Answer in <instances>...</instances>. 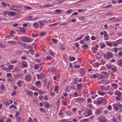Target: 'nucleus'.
<instances>
[{
  "instance_id": "f704fd0d",
  "label": "nucleus",
  "mask_w": 122,
  "mask_h": 122,
  "mask_svg": "<svg viewBox=\"0 0 122 122\" xmlns=\"http://www.w3.org/2000/svg\"><path fill=\"white\" fill-rule=\"evenodd\" d=\"M14 66L13 65H10L9 66L8 68V69L11 70L14 67Z\"/></svg>"
},
{
  "instance_id": "c85d7f7f",
  "label": "nucleus",
  "mask_w": 122,
  "mask_h": 122,
  "mask_svg": "<svg viewBox=\"0 0 122 122\" xmlns=\"http://www.w3.org/2000/svg\"><path fill=\"white\" fill-rule=\"evenodd\" d=\"M49 54L51 55L52 56L54 57L55 56V53L52 51L49 52Z\"/></svg>"
},
{
  "instance_id": "0e129e2a",
  "label": "nucleus",
  "mask_w": 122,
  "mask_h": 122,
  "mask_svg": "<svg viewBox=\"0 0 122 122\" xmlns=\"http://www.w3.org/2000/svg\"><path fill=\"white\" fill-rule=\"evenodd\" d=\"M72 120L74 122H77V120L76 118L73 119Z\"/></svg>"
},
{
  "instance_id": "c756f323",
  "label": "nucleus",
  "mask_w": 122,
  "mask_h": 122,
  "mask_svg": "<svg viewBox=\"0 0 122 122\" xmlns=\"http://www.w3.org/2000/svg\"><path fill=\"white\" fill-rule=\"evenodd\" d=\"M102 103H103L104 104H107V101L104 99L102 98Z\"/></svg>"
},
{
  "instance_id": "052dcab7",
  "label": "nucleus",
  "mask_w": 122,
  "mask_h": 122,
  "mask_svg": "<svg viewBox=\"0 0 122 122\" xmlns=\"http://www.w3.org/2000/svg\"><path fill=\"white\" fill-rule=\"evenodd\" d=\"M96 39V38L95 36H92L91 37V39L92 40H94Z\"/></svg>"
},
{
  "instance_id": "5701e85b",
  "label": "nucleus",
  "mask_w": 122,
  "mask_h": 122,
  "mask_svg": "<svg viewBox=\"0 0 122 122\" xmlns=\"http://www.w3.org/2000/svg\"><path fill=\"white\" fill-rule=\"evenodd\" d=\"M52 41H53L54 43H56L58 42V41L57 40L54 38H52L51 39Z\"/></svg>"
},
{
  "instance_id": "393cba45",
  "label": "nucleus",
  "mask_w": 122,
  "mask_h": 122,
  "mask_svg": "<svg viewBox=\"0 0 122 122\" xmlns=\"http://www.w3.org/2000/svg\"><path fill=\"white\" fill-rule=\"evenodd\" d=\"M85 71L84 69H82L81 71V73L82 76H83L84 75Z\"/></svg>"
},
{
  "instance_id": "ddd939ff",
  "label": "nucleus",
  "mask_w": 122,
  "mask_h": 122,
  "mask_svg": "<svg viewBox=\"0 0 122 122\" xmlns=\"http://www.w3.org/2000/svg\"><path fill=\"white\" fill-rule=\"evenodd\" d=\"M93 65L95 67H98L100 65V64L96 62L94 63Z\"/></svg>"
},
{
  "instance_id": "6e6d98bb",
  "label": "nucleus",
  "mask_w": 122,
  "mask_h": 122,
  "mask_svg": "<svg viewBox=\"0 0 122 122\" xmlns=\"http://www.w3.org/2000/svg\"><path fill=\"white\" fill-rule=\"evenodd\" d=\"M66 114L67 115H71V113L70 111H67L66 112Z\"/></svg>"
},
{
  "instance_id": "9b49d317",
  "label": "nucleus",
  "mask_w": 122,
  "mask_h": 122,
  "mask_svg": "<svg viewBox=\"0 0 122 122\" xmlns=\"http://www.w3.org/2000/svg\"><path fill=\"white\" fill-rule=\"evenodd\" d=\"M23 82V81L21 80L18 81L17 82V84L18 86L19 87H22V83Z\"/></svg>"
},
{
  "instance_id": "b1692460",
  "label": "nucleus",
  "mask_w": 122,
  "mask_h": 122,
  "mask_svg": "<svg viewBox=\"0 0 122 122\" xmlns=\"http://www.w3.org/2000/svg\"><path fill=\"white\" fill-rule=\"evenodd\" d=\"M27 93L29 95L31 96L33 94L32 92L30 91H27Z\"/></svg>"
},
{
  "instance_id": "c9c22d12",
  "label": "nucleus",
  "mask_w": 122,
  "mask_h": 122,
  "mask_svg": "<svg viewBox=\"0 0 122 122\" xmlns=\"http://www.w3.org/2000/svg\"><path fill=\"white\" fill-rule=\"evenodd\" d=\"M13 107L14 108V109H16V107L15 106L13 105H12L10 106L9 107V108L10 109Z\"/></svg>"
},
{
  "instance_id": "3c124183",
  "label": "nucleus",
  "mask_w": 122,
  "mask_h": 122,
  "mask_svg": "<svg viewBox=\"0 0 122 122\" xmlns=\"http://www.w3.org/2000/svg\"><path fill=\"white\" fill-rule=\"evenodd\" d=\"M12 75L10 73H8L7 74L6 76L8 77H10Z\"/></svg>"
},
{
  "instance_id": "e2e57ef3",
  "label": "nucleus",
  "mask_w": 122,
  "mask_h": 122,
  "mask_svg": "<svg viewBox=\"0 0 122 122\" xmlns=\"http://www.w3.org/2000/svg\"><path fill=\"white\" fill-rule=\"evenodd\" d=\"M2 69L4 71H8V68H7L5 67L2 68Z\"/></svg>"
},
{
  "instance_id": "49530a36",
  "label": "nucleus",
  "mask_w": 122,
  "mask_h": 122,
  "mask_svg": "<svg viewBox=\"0 0 122 122\" xmlns=\"http://www.w3.org/2000/svg\"><path fill=\"white\" fill-rule=\"evenodd\" d=\"M2 5L3 7H6L7 5H8L9 4L7 3H5L3 2H2Z\"/></svg>"
},
{
  "instance_id": "7ed1b4c3",
  "label": "nucleus",
  "mask_w": 122,
  "mask_h": 122,
  "mask_svg": "<svg viewBox=\"0 0 122 122\" xmlns=\"http://www.w3.org/2000/svg\"><path fill=\"white\" fill-rule=\"evenodd\" d=\"M33 17L32 16H29L26 18V20H30L31 21H33L34 20H36L38 19V18H36L32 19Z\"/></svg>"
},
{
  "instance_id": "dca6fc26",
  "label": "nucleus",
  "mask_w": 122,
  "mask_h": 122,
  "mask_svg": "<svg viewBox=\"0 0 122 122\" xmlns=\"http://www.w3.org/2000/svg\"><path fill=\"white\" fill-rule=\"evenodd\" d=\"M101 112V111L99 109H97L96 110L95 114H99Z\"/></svg>"
},
{
  "instance_id": "2eb2a0df",
  "label": "nucleus",
  "mask_w": 122,
  "mask_h": 122,
  "mask_svg": "<svg viewBox=\"0 0 122 122\" xmlns=\"http://www.w3.org/2000/svg\"><path fill=\"white\" fill-rule=\"evenodd\" d=\"M5 87L3 84H2L0 86V90H5Z\"/></svg>"
},
{
  "instance_id": "4c0bfd02",
  "label": "nucleus",
  "mask_w": 122,
  "mask_h": 122,
  "mask_svg": "<svg viewBox=\"0 0 122 122\" xmlns=\"http://www.w3.org/2000/svg\"><path fill=\"white\" fill-rule=\"evenodd\" d=\"M72 11L71 10H67L66 11V13L67 14H70Z\"/></svg>"
},
{
  "instance_id": "cd10ccee",
  "label": "nucleus",
  "mask_w": 122,
  "mask_h": 122,
  "mask_svg": "<svg viewBox=\"0 0 122 122\" xmlns=\"http://www.w3.org/2000/svg\"><path fill=\"white\" fill-rule=\"evenodd\" d=\"M106 66L107 68L109 69H111L112 67V66L111 65H107Z\"/></svg>"
},
{
  "instance_id": "c03bdc74",
  "label": "nucleus",
  "mask_w": 122,
  "mask_h": 122,
  "mask_svg": "<svg viewBox=\"0 0 122 122\" xmlns=\"http://www.w3.org/2000/svg\"><path fill=\"white\" fill-rule=\"evenodd\" d=\"M52 58V57H51V56H48L46 57V59L47 60H50Z\"/></svg>"
},
{
  "instance_id": "a878e982",
  "label": "nucleus",
  "mask_w": 122,
  "mask_h": 122,
  "mask_svg": "<svg viewBox=\"0 0 122 122\" xmlns=\"http://www.w3.org/2000/svg\"><path fill=\"white\" fill-rule=\"evenodd\" d=\"M76 58L74 57H70L69 58V60L71 61H72L76 59Z\"/></svg>"
},
{
  "instance_id": "603ef678",
  "label": "nucleus",
  "mask_w": 122,
  "mask_h": 122,
  "mask_svg": "<svg viewBox=\"0 0 122 122\" xmlns=\"http://www.w3.org/2000/svg\"><path fill=\"white\" fill-rule=\"evenodd\" d=\"M113 121L114 122H119L117 121V119L116 118H115L114 117H113Z\"/></svg>"
},
{
  "instance_id": "69168bd1",
  "label": "nucleus",
  "mask_w": 122,
  "mask_h": 122,
  "mask_svg": "<svg viewBox=\"0 0 122 122\" xmlns=\"http://www.w3.org/2000/svg\"><path fill=\"white\" fill-rule=\"evenodd\" d=\"M87 102H91L92 100L90 98H88L87 99Z\"/></svg>"
},
{
  "instance_id": "2f4dec72",
  "label": "nucleus",
  "mask_w": 122,
  "mask_h": 122,
  "mask_svg": "<svg viewBox=\"0 0 122 122\" xmlns=\"http://www.w3.org/2000/svg\"><path fill=\"white\" fill-rule=\"evenodd\" d=\"M82 47L83 48L85 49H86L87 48V45L85 44H84L83 46H82Z\"/></svg>"
},
{
  "instance_id": "bf43d9fd",
  "label": "nucleus",
  "mask_w": 122,
  "mask_h": 122,
  "mask_svg": "<svg viewBox=\"0 0 122 122\" xmlns=\"http://www.w3.org/2000/svg\"><path fill=\"white\" fill-rule=\"evenodd\" d=\"M20 114V113L18 111L15 114V117H16Z\"/></svg>"
},
{
  "instance_id": "7c9ffc66",
  "label": "nucleus",
  "mask_w": 122,
  "mask_h": 122,
  "mask_svg": "<svg viewBox=\"0 0 122 122\" xmlns=\"http://www.w3.org/2000/svg\"><path fill=\"white\" fill-rule=\"evenodd\" d=\"M81 98H80L75 99L74 100V101H77L78 102H80L81 101Z\"/></svg>"
},
{
  "instance_id": "a18cd8bd",
  "label": "nucleus",
  "mask_w": 122,
  "mask_h": 122,
  "mask_svg": "<svg viewBox=\"0 0 122 122\" xmlns=\"http://www.w3.org/2000/svg\"><path fill=\"white\" fill-rule=\"evenodd\" d=\"M17 62V60H15L13 61H11L10 62V63L11 64H13L14 63H16Z\"/></svg>"
},
{
  "instance_id": "1a4fd4ad",
  "label": "nucleus",
  "mask_w": 122,
  "mask_h": 122,
  "mask_svg": "<svg viewBox=\"0 0 122 122\" xmlns=\"http://www.w3.org/2000/svg\"><path fill=\"white\" fill-rule=\"evenodd\" d=\"M41 83L40 81H38L36 82L35 85L38 88H40L41 87Z\"/></svg>"
},
{
  "instance_id": "412c9836",
  "label": "nucleus",
  "mask_w": 122,
  "mask_h": 122,
  "mask_svg": "<svg viewBox=\"0 0 122 122\" xmlns=\"http://www.w3.org/2000/svg\"><path fill=\"white\" fill-rule=\"evenodd\" d=\"M92 49L93 52L94 53H96L97 51V48L92 47Z\"/></svg>"
},
{
  "instance_id": "e433bc0d",
  "label": "nucleus",
  "mask_w": 122,
  "mask_h": 122,
  "mask_svg": "<svg viewBox=\"0 0 122 122\" xmlns=\"http://www.w3.org/2000/svg\"><path fill=\"white\" fill-rule=\"evenodd\" d=\"M31 89L33 91H36L37 90V88L34 86H33L31 87Z\"/></svg>"
},
{
  "instance_id": "6e6552de",
  "label": "nucleus",
  "mask_w": 122,
  "mask_h": 122,
  "mask_svg": "<svg viewBox=\"0 0 122 122\" xmlns=\"http://www.w3.org/2000/svg\"><path fill=\"white\" fill-rule=\"evenodd\" d=\"M114 108L116 111H118V107H119V105L118 104H114L113 105Z\"/></svg>"
},
{
  "instance_id": "338daca9",
  "label": "nucleus",
  "mask_w": 122,
  "mask_h": 122,
  "mask_svg": "<svg viewBox=\"0 0 122 122\" xmlns=\"http://www.w3.org/2000/svg\"><path fill=\"white\" fill-rule=\"evenodd\" d=\"M66 24V23L65 22H64L60 24L61 26L65 25Z\"/></svg>"
},
{
  "instance_id": "a19ab883",
  "label": "nucleus",
  "mask_w": 122,
  "mask_h": 122,
  "mask_svg": "<svg viewBox=\"0 0 122 122\" xmlns=\"http://www.w3.org/2000/svg\"><path fill=\"white\" fill-rule=\"evenodd\" d=\"M96 93V91H94L93 92H91L90 93V94L92 95L93 96L95 95Z\"/></svg>"
},
{
  "instance_id": "09e8293b",
  "label": "nucleus",
  "mask_w": 122,
  "mask_h": 122,
  "mask_svg": "<svg viewBox=\"0 0 122 122\" xmlns=\"http://www.w3.org/2000/svg\"><path fill=\"white\" fill-rule=\"evenodd\" d=\"M22 66L23 67H26L28 66V65L27 64H25L24 63H23L22 64Z\"/></svg>"
},
{
  "instance_id": "ea45409f",
  "label": "nucleus",
  "mask_w": 122,
  "mask_h": 122,
  "mask_svg": "<svg viewBox=\"0 0 122 122\" xmlns=\"http://www.w3.org/2000/svg\"><path fill=\"white\" fill-rule=\"evenodd\" d=\"M86 40V41H88L90 40V37L89 36H87L85 37Z\"/></svg>"
},
{
  "instance_id": "f3484780",
  "label": "nucleus",
  "mask_w": 122,
  "mask_h": 122,
  "mask_svg": "<svg viewBox=\"0 0 122 122\" xmlns=\"http://www.w3.org/2000/svg\"><path fill=\"white\" fill-rule=\"evenodd\" d=\"M39 25V24L37 23H35L33 24V26L35 28H37Z\"/></svg>"
},
{
  "instance_id": "bb28decb",
  "label": "nucleus",
  "mask_w": 122,
  "mask_h": 122,
  "mask_svg": "<svg viewBox=\"0 0 122 122\" xmlns=\"http://www.w3.org/2000/svg\"><path fill=\"white\" fill-rule=\"evenodd\" d=\"M92 112L90 110H88L87 112V115L88 116H90L92 114Z\"/></svg>"
},
{
  "instance_id": "864d4df0",
  "label": "nucleus",
  "mask_w": 122,
  "mask_h": 122,
  "mask_svg": "<svg viewBox=\"0 0 122 122\" xmlns=\"http://www.w3.org/2000/svg\"><path fill=\"white\" fill-rule=\"evenodd\" d=\"M107 108L110 111H111L112 110V107L111 106H109Z\"/></svg>"
},
{
  "instance_id": "f257e3e1",
  "label": "nucleus",
  "mask_w": 122,
  "mask_h": 122,
  "mask_svg": "<svg viewBox=\"0 0 122 122\" xmlns=\"http://www.w3.org/2000/svg\"><path fill=\"white\" fill-rule=\"evenodd\" d=\"M113 56L111 53L109 52L107 53V54L104 55L103 57L106 59L108 60L110 58H112Z\"/></svg>"
},
{
  "instance_id": "f8f14e48",
  "label": "nucleus",
  "mask_w": 122,
  "mask_h": 122,
  "mask_svg": "<svg viewBox=\"0 0 122 122\" xmlns=\"http://www.w3.org/2000/svg\"><path fill=\"white\" fill-rule=\"evenodd\" d=\"M105 75H103L98 74L97 77L98 79H101L105 78Z\"/></svg>"
},
{
  "instance_id": "6ab92c4d",
  "label": "nucleus",
  "mask_w": 122,
  "mask_h": 122,
  "mask_svg": "<svg viewBox=\"0 0 122 122\" xmlns=\"http://www.w3.org/2000/svg\"><path fill=\"white\" fill-rule=\"evenodd\" d=\"M8 42L11 45L15 44L16 43V42L14 41H9Z\"/></svg>"
},
{
  "instance_id": "8fccbe9b",
  "label": "nucleus",
  "mask_w": 122,
  "mask_h": 122,
  "mask_svg": "<svg viewBox=\"0 0 122 122\" xmlns=\"http://www.w3.org/2000/svg\"><path fill=\"white\" fill-rule=\"evenodd\" d=\"M62 103L65 106H66L67 104L66 102L64 100H63L62 101Z\"/></svg>"
},
{
  "instance_id": "f03ea898",
  "label": "nucleus",
  "mask_w": 122,
  "mask_h": 122,
  "mask_svg": "<svg viewBox=\"0 0 122 122\" xmlns=\"http://www.w3.org/2000/svg\"><path fill=\"white\" fill-rule=\"evenodd\" d=\"M97 119L100 122H107V119L102 116H99L97 118Z\"/></svg>"
},
{
  "instance_id": "20e7f679",
  "label": "nucleus",
  "mask_w": 122,
  "mask_h": 122,
  "mask_svg": "<svg viewBox=\"0 0 122 122\" xmlns=\"http://www.w3.org/2000/svg\"><path fill=\"white\" fill-rule=\"evenodd\" d=\"M25 80L27 82H29L31 81L32 78L30 75H27L25 76Z\"/></svg>"
},
{
  "instance_id": "a211bd4d",
  "label": "nucleus",
  "mask_w": 122,
  "mask_h": 122,
  "mask_svg": "<svg viewBox=\"0 0 122 122\" xmlns=\"http://www.w3.org/2000/svg\"><path fill=\"white\" fill-rule=\"evenodd\" d=\"M121 93L120 91H117L115 95L119 96H121Z\"/></svg>"
},
{
  "instance_id": "423d86ee",
  "label": "nucleus",
  "mask_w": 122,
  "mask_h": 122,
  "mask_svg": "<svg viewBox=\"0 0 122 122\" xmlns=\"http://www.w3.org/2000/svg\"><path fill=\"white\" fill-rule=\"evenodd\" d=\"M21 38L22 40L23 41L27 42H30V40L29 38L23 37H22Z\"/></svg>"
},
{
  "instance_id": "de8ad7c7",
  "label": "nucleus",
  "mask_w": 122,
  "mask_h": 122,
  "mask_svg": "<svg viewBox=\"0 0 122 122\" xmlns=\"http://www.w3.org/2000/svg\"><path fill=\"white\" fill-rule=\"evenodd\" d=\"M58 86H56L54 90L55 92H57L58 91Z\"/></svg>"
},
{
  "instance_id": "39448f33",
  "label": "nucleus",
  "mask_w": 122,
  "mask_h": 122,
  "mask_svg": "<svg viewBox=\"0 0 122 122\" xmlns=\"http://www.w3.org/2000/svg\"><path fill=\"white\" fill-rule=\"evenodd\" d=\"M36 76L38 79H41L44 78L45 77V76L41 73L40 74H37Z\"/></svg>"
},
{
  "instance_id": "0eeeda50",
  "label": "nucleus",
  "mask_w": 122,
  "mask_h": 122,
  "mask_svg": "<svg viewBox=\"0 0 122 122\" xmlns=\"http://www.w3.org/2000/svg\"><path fill=\"white\" fill-rule=\"evenodd\" d=\"M13 102V101L12 100H7L5 102L6 105L8 106L12 103Z\"/></svg>"
},
{
  "instance_id": "aec40b11",
  "label": "nucleus",
  "mask_w": 122,
  "mask_h": 122,
  "mask_svg": "<svg viewBox=\"0 0 122 122\" xmlns=\"http://www.w3.org/2000/svg\"><path fill=\"white\" fill-rule=\"evenodd\" d=\"M98 93L99 95L101 96H103L105 94L104 92H102L100 91L98 92Z\"/></svg>"
},
{
  "instance_id": "37998d69",
  "label": "nucleus",
  "mask_w": 122,
  "mask_h": 122,
  "mask_svg": "<svg viewBox=\"0 0 122 122\" xmlns=\"http://www.w3.org/2000/svg\"><path fill=\"white\" fill-rule=\"evenodd\" d=\"M112 70L113 71L116 72L117 71V70L116 68H113L112 69Z\"/></svg>"
},
{
  "instance_id": "4be33fe9",
  "label": "nucleus",
  "mask_w": 122,
  "mask_h": 122,
  "mask_svg": "<svg viewBox=\"0 0 122 122\" xmlns=\"http://www.w3.org/2000/svg\"><path fill=\"white\" fill-rule=\"evenodd\" d=\"M112 86L114 89H116L117 87V85L116 84H112Z\"/></svg>"
},
{
  "instance_id": "774afa93",
  "label": "nucleus",
  "mask_w": 122,
  "mask_h": 122,
  "mask_svg": "<svg viewBox=\"0 0 122 122\" xmlns=\"http://www.w3.org/2000/svg\"><path fill=\"white\" fill-rule=\"evenodd\" d=\"M60 121V122H64L66 121V120L65 119H63L61 120H59Z\"/></svg>"
},
{
  "instance_id": "5fc2aeb1",
  "label": "nucleus",
  "mask_w": 122,
  "mask_h": 122,
  "mask_svg": "<svg viewBox=\"0 0 122 122\" xmlns=\"http://www.w3.org/2000/svg\"><path fill=\"white\" fill-rule=\"evenodd\" d=\"M108 35V34L106 32V31H104V37H105L107 36Z\"/></svg>"
},
{
  "instance_id": "13d9d810",
  "label": "nucleus",
  "mask_w": 122,
  "mask_h": 122,
  "mask_svg": "<svg viewBox=\"0 0 122 122\" xmlns=\"http://www.w3.org/2000/svg\"><path fill=\"white\" fill-rule=\"evenodd\" d=\"M29 51L31 53V54H34V52L33 50L31 49V50H29Z\"/></svg>"
},
{
  "instance_id": "473e14b6",
  "label": "nucleus",
  "mask_w": 122,
  "mask_h": 122,
  "mask_svg": "<svg viewBox=\"0 0 122 122\" xmlns=\"http://www.w3.org/2000/svg\"><path fill=\"white\" fill-rule=\"evenodd\" d=\"M34 69L37 70L39 68V67L38 65L37 64H35L34 65Z\"/></svg>"
},
{
  "instance_id": "9d476101",
  "label": "nucleus",
  "mask_w": 122,
  "mask_h": 122,
  "mask_svg": "<svg viewBox=\"0 0 122 122\" xmlns=\"http://www.w3.org/2000/svg\"><path fill=\"white\" fill-rule=\"evenodd\" d=\"M16 14V13L13 12H8V15L10 16H14Z\"/></svg>"
},
{
  "instance_id": "4468645a",
  "label": "nucleus",
  "mask_w": 122,
  "mask_h": 122,
  "mask_svg": "<svg viewBox=\"0 0 122 122\" xmlns=\"http://www.w3.org/2000/svg\"><path fill=\"white\" fill-rule=\"evenodd\" d=\"M56 70V69L55 68H50L48 70L49 72H52Z\"/></svg>"
},
{
  "instance_id": "79ce46f5",
  "label": "nucleus",
  "mask_w": 122,
  "mask_h": 122,
  "mask_svg": "<svg viewBox=\"0 0 122 122\" xmlns=\"http://www.w3.org/2000/svg\"><path fill=\"white\" fill-rule=\"evenodd\" d=\"M77 88L79 90H80L81 89V84H78L77 85Z\"/></svg>"
},
{
  "instance_id": "4d7b16f0",
  "label": "nucleus",
  "mask_w": 122,
  "mask_h": 122,
  "mask_svg": "<svg viewBox=\"0 0 122 122\" xmlns=\"http://www.w3.org/2000/svg\"><path fill=\"white\" fill-rule=\"evenodd\" d=\"M17 120L18 122H20L21 120V117H18L17 118Z\"/></svg>"
},
{
  "instance_id": "58836bf2",
  "label": "nucleus",
  "mask_w": 122,
  "mask_h": 122,
  "mask_svg": "<svg viewBox=\"0 0 122 122\" xmlns=\"http://www.w3.org/2000/svg\"><path fill=\"white\" fill-rule=\"evenodd\" d=\"M39 23L41 25V27L43 26L44 25L43 21H40L39 22Z\"/></svg>"
},
{
  "instance_id": "72a5a7b5",
  "label": "nucleus",
  "mask_w": 122,
  "mask_h": 122,
  "mask_svg": "<svg viewBox=\"0 0 122 122\" xmlns=\"http://www.w3.org/2000/svg\"><path fill=\"white\" fill-rule=\"evenodd\" d=\"M60 48L62 50H64L65 48V47L63 45H61L60 46Z\"/></svg>"
},
{
  "instance_id": "680f3d73",
  "label": "nucleus",
  "mask_w": 122,
  "mask_h": 122,
  "mask_svg": "<svg viewBox=\"0 0 122 122\" xmlns=\"http://www.w3.org/2000/svg\"><path fill=\"white\" fill-rule=\"evenodd\" d=\"M78 13L77 12H74V13H73L72 14V15H78Z\"/></svg>"
}]
</instances>
